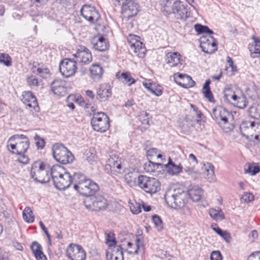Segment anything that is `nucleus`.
<instances>
[{
	"mask_svg": "<svg viewBox=\"0 0 260 260\" xmlns=\"http://www.w3.org/2000/svg\"><path fill=\"white\" fill-rule=\"evenodd\" d=\"M172 14H173L177 19L185 21L190 16L189 8L186 4L180 0H175Z\"/></svg>",
	"mask_w": 260,
	"mask_h": 260,
	"instance_id": "nucleus-10",
	"label": "nucleus"
},
{
	"mask_svg": "<svg viewBox=\"0 0 260 260\" xmlns=\"http://www.w3.org/2000/svg\"><path fill=\"white\" fill-rule=\"evenodd\" d=\"M131 212L134 214H138L141 211V206L139 204L136 203L130 206Z\"/></svg>",
	"mask_w": 260,
	"mask_h": 260,
	"instance_id": "nucleus-51",
	"label": "nucleus"
},
{
	"mask_svg": "<svg viewBox=\"0 0 260 260\" xmlns=\"http://www.w3.org/2000/svg\"><path fill=\"white\" fill-rule=\"evenodd\" d=\"M191 107L193 109V111L196 112V114L197 115V121L199 122L201 121L202 117L203 116L202 112L198 110V109L193 105H191Z\"/></svg>",
	"mask_w": 260,
	"mask_h": 260,
	"instance_id": "nucleus-60",
	"label": "nucleus"
},
{
	"mask_svg": "<svg viewBox=\"0 0 260 260\" xmlns=\"http://www.w3.org/2000/svg\"><path fill=\"white\" fill-rule=\"evenodd\" d=\"M252 40L254 41L253 49L252 46L249 47L250 51L251 52V57L252 58L260 57V40L255 37L252 36Z\"/></svg>",
	"mask_w": 260,
	"mask_h": 260,
	"instance_id": "nucleus-30",
	"label": "nucleus"
},
{
	"mask_svg": "<svg viewBox=\"0 0 260 260\" xmlns=\"http://www.w3.org/2000/svg\"><path fill=\"white\" fill-rule=\"evenodd\" d=\"M210 216L214 220H222L224 219V215L219 208L217 209H211L209 210Z\"/></svg>",
	"mask_w": 260,
	"mask_h": 260,
	"instance_id": "nucleus-37",
	"label": "nucleus"
},
{
	"mask_svg": "<svg viewBox=\"0 0 260 260\" xmlns=\"http://www.w3.org/2000/svg\"><path fill=\"white\" fill-rule=\"evenodd\" d=\"M74 56L77 59L76 62L78 61L85 64L90 62L92 59L90 51L88 48L83 46L79 47Z\"/></svg>",
	"mask_w": 260,
	"mask_h": 260,
	"instance_id": "nucleus-17",
	"label": "nucleus"
},
{
	"mask_svg": "<svg viewBox=\"0 0 260 260\" xmlns=\"http://www.w3.org/2000/svg\"><path fill=\"white\" fill-rule=\"evenodd\" d=\"M91 43L93 49L99 51H105L108 49L109 44L104 37L95 36L91 40Z\"/></svg>",
	"mask_w": 260,
	"mask_h": 260,
	"instance_id": "nucleus-20",
	"label": "nucleus"
},
{
	"mask_svg": "<svg viewBox=\"0 0 260 260\" xmlns=\"http://www.w3.org/2000/svg\"><path fill=\"white\" fill-rule=\"evenodd\" d=\"M77 69L76 61L71 58H64L60 62V72L66 78L73 76L76 72Z\"/></svg>",
	"mask_w": 260,
	"mask_h": 260,
	"instance_id": "nucleus-11",
	"label": "nucleus"
},
{
	"mask_svg": "<svg viewBox=\"0 0 260 260\" xmlns=\"http://www.w3.org/2000/svg\"><path fill=\"white\" fill-rule=\"evenodd\" d=\"M116 250H113L108 260H123V252L120 246L115 247Z\"/></svg>",
	"mask_w": 260,
	"mask_h": 260,
	"instance_id": "nucleus-39",
	"label": "nucleus"
},
{
	"mask_svg": "<svg viewBox=\"0 0 260 260\" xmlns=\"http://www.w3.org/2000/svg\"><path fill=\"white\" fill-rule=\"evenodd\" d=\"M8 148H10L13 151L14 154H23L28 150L29 147V141L24 135H14L8 140Z\"/></svg>",
	"mask_w": 260,
	"mask_h": 260,
	"instance_id": "nucleus-3",
	"label": "nucleus"
},
{
	"mask_svg": "<svg viewBox=\"0 0 260 260\" xmlns=\"http://www.w3.org/2000/svg\"><path fill=\"white\" fill-rule=\"evenodd\" d=\"M81 16L90 23H95L100 15L95 8L89 5H84L80 10Z\"/></svg>",
	"mask_w": 260,
	"mask_h": 260,
	"instance_id": "nucleus-13",
	"label": "nucleus"
},
{
	"mask_svg": "<svg viewBox=\"0 0 260 260\" xmlns=\"http://www.w3.org/2000/svg\"><path fill=\"white\" fill-rule=\"evenodd\" d=\"M65 172L63 169L60 166H53L50 168V178L51 177L53 181L57 179Z\"/></svg>",
	"mask_w": 260,
	"mask_h": 260,
	"instance_id": "nucleus-33",
	"label": "nucleus"
},
{
	"mask_svg": "<svg viewBox=\"0 0 260 260\" xmlns=\"http://www.w3.org/2000/svg\"><path fill=\"white\" fill-rule=\"evenodd\" d=\"M111 89L109 84L104 83L99 85L97 89L96 98L100 102L106 101L111 96Z\"/></svg>",
	"mask_w": 260,
	"mask_h": 260,
	"instance_id": "nucleus-19",
	"label": "nucleus"
},
{
	"mask_svg": "<svg viewBox=\"0 0 260 260\" xmlns=\"http://www.w3.org/2000/svg\"><path fill=\"white\" fill-rule=\"evenodd\" d=\"M176 76H177L179 79L187 81L188 82L187 83V85L189 87H192L195 84V82L190 76L186 75L185 74H182L180 73L175 74L174 78L175 79L176 83H177L178 84L180 85L181 86L183 87H187V85L185 83H181V82H178V81H177L176 80Z\"/></svg>",
	"mask_w": 260,
	"mask_h": 260,
	"instance_id": "nucleus-34",
	"label": "nucleus"
},
{
	"mask_svg": "<svg viewBox=\"0 0 260 260\" xmlns=\"http://www.w3.org/2000/svg\"><path fill=\"white\" fill-rule=\"evenodd\" d=\"M35 144L39 149H42L45 147V142L44 139L41 138L38 135L36 134L34 137Z\"/></svg>",
	"mask_w": 260,
	"mask_h": 260,
	"instance_id": "nucleus-49",
	"label": "nucleus"
},
{
	"mask_svg": "<svg viewBox=\"0 0 260 260\" xmlns=\"http://www.w3.org/2000/svg\"><path fill=\"white\" fill-rule=\"evenodd\" d=\"M184 171L192 179H196L199 178L200 174L194 169V166L191 167L185 165Z\"/></svg>",
	"mask_w": 260,
	"mask_h": 260,
	"instance_id": "nucleus-42",
	"label": "nucleus"
},
{
	"mask_svg": "<svg viewBox=\"0 0 260 260\" xmlns=\"http://www.w3.org/2000/svg\"><path fill=\"white\" fill-rule=\"evenodd\" d=\"M51 90L54 94L64 96L66 93V83L61 79L54 80L51 84Z\"/></svg>",
	"mask_w": 260,
	"mask_h": 260,
	"instance_id": "nucleus-21",
	"label": "nucleus"
},
{
	"mask_svg": "<svg viewBox=\"0 0 260 260\" xmlns=\"http://www.w3.org/2000/svg\"><path fill=\"white\" fill-rule=\"evenodd\" d=\"M86 112L88 113L89 115H93V113H96L95 108L93 106H90V105H87L85 108Z\"/></svg>",
	"mask_w": 260,
	"mask_h": 260,
	"instance_id": "nucleus-62",
	"label": "nucleus"
},
{
	"mask_svg": "<svg viewBox=\"0 0 260 260\" xmlns=\"http://www.w3.org/2000/svg\"><path fill=\"white\" fill-rule=\"evenodd\" d=\"M248 112L252 118L256 119L260 118V109H258L257 107L254 106L250 107Z\"/></svg>",
	"mask_w": 260,
	"mask_h": 260,
	"instance_id": "nucleus-47",
	"label": "nucleus"
},
{
	"mask_svg": "<svg viewBox=\"0 0 260 260\" xmlns=\"http://www.w3.org/2000/svg\"><path fill=\"white\" fill-rule=\"evenodd\" d=\"M31 249L37 260H47L46 256L42 251V246L38 242H33L31 245Z\"/></svg>",
	"mask_w": 260,
	"mask_h": 260,
	"instance_id": "nucleus-29",
	"label": "nucleus"
},
{
	"mask_svg": "<svg viewBox=\"0 0 260 260\" xmlns=\"http://www.w3.org/2000/svg\"><path fill=\"white\" fill-rule=\"evenodd\" d=\"M231 115L229 111L225 108L219 107L213 109L212 117L217 121L224 132L228 133L234 128V125L229 122L228 118Z\"/></svg>",
	"mask_w": 260,
	"mask_h": 260,
	"instance_id": "nucleus-6",
	"label": "nucleus"
},
{
	"mask_svg": "<svg viewBox=\"0 0 260 260\" xmlns=\"http://www.w3.org/2000/svg\"><path fill=\"white\" fill-rule=\"evenodd\" d=\"M152 220L154 223L155 227L158 231H161L163 229V223L160 217L157 215H154L152 216Z\"/></svg>",
	"mask_w": 260,
	"mask_h": 260,
	"instance_id": "nucleus-48",
	"label": "nucleus"
},
{
	"mask_svg": "<svg viewBox=\"0 0 260 260\" xmlns=\"http://www.w3.org/2000/svg\"><path fill=\"white\" fill-rule=\"evenodd\" d=\"M23 218L25 221L27 223H32L35 219V216L33 212L29 207L25 208L22 212Z\"/></svg>",
	"mask_w": 260,
	"mask_h": 260,
	"instance_id": "nucleus-36",
	"label": "nucleus"
},
{
	"mask_svg": "<svg viewBox=\"0 0 260 260\" xmlns=\"http://www.w3.org/2000/svg\"><path fill=\"white\" fill-rule=\"evenodd\" d=\"M220 236L221 237L226 243H229L231 242L232 237L230 233L227 231H224Z\"/></svg>",
	"mask_w": 260,
	"mask_h": 260,
	"instance_id": "nucleus-59",
	"label": "nucleus"
},
{
	"mask_svg": "<svg viewBox=\"0 0 260 260\" xmlns=\"http://www.w3.org/2000/svg\"><path fill=\"white\" fill-rule=\"evenodd\" d=\"M39 224H40V227L42 229V230L45 233V235H46L47 239L48 240L49 245H51V236H50V235L49 234L47 228L45 227V226L44 225V223H43V222L42 221H40L39 222Z\"/></svg>",
	"mask_w": 260,
	"mask_h": 260,
	"instance_id": "nucleus-58",
	"label": "nucleus"
},
{
	"mask_svg": "<svg viewBox=\"0 0 260 260\" xmlns=\"http://www.w3.org/2000/svg\"><path fill=\"white\" fill-rule=\"evenodd\" d=\"M22 102L29 108H32L35 112L39 111L40 108L37 100L33 93L30 91H25L22 92Z\"/></svg>",
	"mask_w": 260,
	"mask_h": 260,
	"instance_id": "nucleus-16",
	"label": "nucleus"
},
{
	"mask_svg": "<svg viewBox=\"0 0 260 260\" xmlns=\"http://www.w3.org/2000/svg\"><path fill=\"white\" fill-rule=\"evenodd\" d=\"M50 167L40 161L35 162L31 166L30 175L36 181L44 183L50 181Z\"/></svg>",
	"mask_w": 260,
	"mask_h": 260,
	"instance_id": "nucleus-4",
	"label": "nucleus"
},
{
	"mask_svg": "<svg viewBox=\"0 0 260 260\" xmlns=\"http://www.w3.org/2000/svg\"><path fill=\"white\" fill-rule=\"evenodd\" d=\"M222 258L219 251H213L210 255V260H221Z\"/></svg>",
	"mask_w": 260,
	"mask_h": 260,
	"instance_id": "nucleus-54",
	"label": "nucleus"
},
{
	"mask_svg": "<svg viewBox=\"0 0 260 260\" xmlns=\"http://www.w3.org/2000/svg\"><path fill=\"white\" fill-rule=\"evenodd\" d=\"M19 155V157L17 159V161L20 163H21L23 165H26L28 164L29 159L28 156L23 154H17Z\"/></svg>",
	"mask_w": 260,
	"mask_h": 260,
	"instance_id": "nucleus-52",
	"label": "nucleus"
},
{
	"mask_svg": "<svg viewBox=\"0 0 260 260\" xmlns=\"http://www.w3.org/2000/svg\"><path fill=\"white\" fill-rule=\"evenodd\" d=\"M162 166V165L160 163H155L148 160L144 164L143 167L146 172L151 173L154 172L156 170L158 169L159 166Z\"/></svg>",
	"mask_w": 260,
	"mask_h": 260,
	"instance_id": "nucleus-38",
	"label": "nucleus"
},
{
	"mask_svg": "<svg viewBox=\"0 0 260 260\" xmlns=\"http://www.w3.org/2000/svg\"><path fill=\"white\" fill-rule=\"evenodd\" d=\"M74 180L68 172H64L63 174L53 182L55 187L59 190H64L68 188Z\"/></svg>",
	"mask_w": 260,
	"mask_h": 260,
	"instance_id": "nucleus-18",
	"label": "nucleus"
},
{
	"mask_svg": "<svg viewBox=\"0 0 260 260\" xmlns=\"http://www.w3.org/2000/svg\"><path fill=\"white\" fill-rule=\"evenodd\" d=\"M38 67L37 69V75H40L42 78H46L47 75L50 73V71L48 68L44 67L43 66H40V64H38Z\"/></svg>",
	"mask_w": 260,
	"mask_h": 260,
	"instance_id": "nucleus-45",
	"label": "nucleus"
},
{
	"mask_svg": "<svg viewBox=\"0 0 260 260\" xmlns=\"http://www.w3.org/2000/svg\"><path fill=\"white\" fill-rule=\"evenodd\" d=\"M90 123L94 131L101 133L105 132L110 127L109 118L102 112L93 113Z\"/></svg>",
	"mask_w": 260,
	"mask_h": 260,
	"instance_id": "nucleus-8",
	"label": "nucleus"
},
{
	"mask_svg": "<svg viewBox=\"0 0 260 260\" xmlns=\"http://www.w3.org/2000/svg\"><path fill=\"white\" fill-rule=\"evenodd\" d=\"M0 63L10 67L12 66V59L9 54L0 53Z\"/></svg>",
	"mask_w": 260,
	"mask_h": 260,
	"instance_id": "nucleus-44",
	"label": "nucleus"
},
{
	"mask_svg": "<svg viewBox=\"0 0 260 260\" xmlns=\"http://www.w3.org/2000/svg\"><path fill=\"white\" fill-rule=\"evenodd\" d=\"M167 172L171 175H176L182 171L183 167L181 164L176 165L169 157L168 163L164 165Z\"/></svg>",
	"mask_w": 260,
	"mask_h": 260,
	"instance_id": "nucleus-25",
	"label": "nucleus"
},
{
	"mask_svg": "<svg viewBox=\"0 0 260 260\" xmlns=\"http://www.w3.org/2000/svg\"><path fill=\"white\" fill-rule=\"evenodd\" d=\"M73 179L74 188L83 196L90 197L99 190L97 183L80 173H75Z\"/></svg>",
	"mask_w": 260,
	"mask_h": 260,
	"instance_id": "nucleus-1",
	"label": "nucleus"
},
{
	"mask_svg": "<svg viewBox=\"0 0 260 260\" xmlns=\"http://www.w3.org/2000/svg\"><path fill=\"white\" fill-rule=\"evenodd\" d=\"M245 171L246 173L254 176L260 172V167L257 164H249L245 167Z\"/></svg>",
	"mask_w": 260,
	"mask_h": 260,
	"instance_id": "nucleus-40",
	"label": "nucleus"
},
{
	"mask_svg": "<svg viewBox=\"0 0 260 260\" xmlns=\"http://www.w3.org/2000/svg\"><path fill=\"white\" fill-rule=\"evenodd\" d=\"M27 81L30 86H38V80L35 76H31L27 78Z\"/></svg>",
	"mask_w": 260,
	"mask_h": 260,
	"instance_id": "nucleus-57",
	"label": "nucleus"
},
{
	"mask_svg": "<svg viewBox=\"0 0 260 260\" xmlns=\"http://www.w3.org/2000/svg\"><path fill=\"white\" fill-rule=\"evenodd\" d=\"M211 81L210 79L206 80L204 83L203 87V91H208L211 90L210 84Z\"/></svg>",
	"mask_w": 260,
	"mask_h": 260,
	"instance_id": "nucleus-63",
	"label": "nucleus"
},
{
	"mask_svg": "<svg viewBox=\"0 0 260 260\" xmlns=\"http://www.w3.org/2000/svg\"><path fill=\"white\" fill-rule=\"evenodd\" d=\"M200 47L202 50L207 54H212L217 50V42L215 39L210 36H203L200 39Z\"/></svg>",
	"mask_w": 260,
	"mask_h": 260,
	"instance_id": "nucleus-14",
	"label": "nucleus"
},
{
	"mask_svg": "<svg viewBox=\"0 0 260 260\" xmlns=\"http://www.w3.org/2000/svg\"><path fill=\"white\" fill-rule=\"evenodd\" d=\"M90 77L94 81H99L102 78L104 73L103 68L100 64H92L89 69Z\"/></svg>",
	"mask_w": 260,
	"mask_h": 260,
	"instance_id": "nucleus-26",
	"label": "nucleus"
},
{
	"mask_svg": "<svg viewBox=\"0 0 260 260\" xmlns=\"http://www.w3.org/2000/svg\"><path fill=\"white\" fill-rule=\"evenodd\" d=\"M242 199L245 202H250L254 200L253 195L250 192H244V194L242 196Z\"/></svg>",
	"mask_w": 260,
	"mask_h": 260,
	"instance_id": "nucleus-56",
	"label": "nucleus"
},
{
	"mask_svg": "<svg viewBox=\"0 0 260 260\" xmlns=\"http://www.w3.org/2000/svg\"><path fill=\"white\" fill-rule=\"evenodd\" d=\"M106 242L111 243L109 244L110 246H115L116 244V240L114 237V234L113 233H109L106 234Z\"/></svg>",
	"mask_w": 260,
	"mask_h": 260,
	"instance_id": "nucleus-50",
	"label": "nucleus"
},
{
	"mask_svg": "<svg viewBox=\"0 0 260 260\" xmlns=\"http://www.w3.org/2000/svg\"><path fill=\"white\" fill-rule=\"evenodd\" d=\"M166 61L171 67H175L178 66H181L182 63L180 62V54L178 52H170L167 54Z\"/></svg>",
	"mask_w": 260,
	"mask_h": 260,
	"instance_id": "nucleus-28",
	"label": "nucleus"
},
{
	"mask_svg": "<svg viewBox=\"0 0 260 260\" xmlns=\"http://www.w3.org/2000/svg\"><path fill=\"white\" fill-rule=\"evenodd\" d=\"M167 205L172 208L182 209L185 207L187 202V192L177 188L168 190L165 196Z\"/></svg>",
	"mask_w": 260,
	"mask_h": 260,
	"instance_id": "nucleus-2",
	"label": "nucleus"
},
{
	"mask_svg": "<svg viewBox=\"0 0 260 260\" xmlns=\"http://www.w3.org/2000/svg\"><path fill=\"white\" fill-rule=\"evenodd\" d=\"M138 186L145 192L150 194L159 191L160 189V183L156 178L140 175L137 178Z\"/></svg>",
	"mask_w": 260,
	"mask_h": 260,
	"instance_id": "nucleus-5",
	"label": "nucleus"
},
{
	"mask_svg": "<svg viewBox=\"0 0 260 260\" xmlns=\"http://www.w3.org/2000/svg\"><path fill=\"white\" fill-rule=\"evenodd\" d=\"M85 207L92 211H100L105 209L107 206V200L101 195L91 196L84 202Z\"/></svg>",
	"mask_w": 260,
	"mask_h": 260,
	"instance_id": "nucleus-9",
	"label": "nucleus"
},
{
	"mask_svg": "<svg viewBox=\"0 0 260 260\" xmlns=\"http://www.w3.org/2000/svg\"><path fill=\"white\" fill-rule=\"evenodd\" d=\"M194 29L198 34L205 33L211 35L214 33L213 31L208 27V26L206 25H202L200 24H195Z\"/></svg>",
	"mask_w": 260,
	"mask_h": 260,
	"instance_id": "nucleus-43",
	"label": "nucleus"
},
{
	"mask_svg": "<svg viewBox=\"0 0 260 260\" xmlns=\"http://www.w3.org/2000/svg\"><path fill=\"white\" fill-rule=\"evenodd\" d=\"M187 197H189L192 201L199 202L202 198L203 190L198 185H190L187 191Z\"/></svg>",
	"mask_w": 260,
	"mask_h": 260,
	"instance_id": "nucleus-22",
	"label": "nucleus"
},
{
	"mask_svg": "<svg viewBox=\"0 0 260 260\" xmlns=\"http://www.w3.org/2000/svg\"><path fill=\"white\" fill-rule=\"evenodd\" d=\"M158 151V150L156 148H151L147 150V156L151 157L153 156L154 155H155L157 154Z\"/></svg>",
	"mask_w": 260,
	"mask_h": 260,
	"instance_id": "nucleus-64",
	"label": "nucleus"
},
{
	"mask_svg": "<svg viewBox=\"0 0 260 260\" xmlns=\"http://www.w3.org/2000/svg\"><path fill=\"white\" fill-rule=\"evenodd\" d=\"M203 93L207 99L210 102L212 103L215 102V100L212 94V92L211 90L208 91H203Z\"/></svg>",
	"mask_w": 260,
	"mask_h": 260,
	"instance_id": "nucleus-55",
	"label": "nucleus"
},
{
	"mask_svg": "<svg viewBox=\"0 0 260 260\" xmlns=\"http://www.w3.org/2000/svg\"><path fill=\"white\" fill-rule=\"evenodd\" d=\"M149 88V91L156 96H160L162 93V87L156 83H153Z\"/></svg>",
	"mask_w": 260,
	"mask_h": 260,
	"instance_id": "nucleus-46",
	"label": "nucleus"
},
{
	"mask_svg": "<svg viewBox=\"0 0 260 260\" xmlns=\"http://www.w3.org/2000/svg\"><path fill=\"white\" fill-rule=\"evenodd\" d=\"M223 94V101L225 103H230L231 99H232L234 102L238 101V102H239L240 100H241V102L244 101V98L238 96L235 94L234 91L229 85L226 86L224 88Z\"/></svg>",
	"mask_w": 260,
	"mask_h": 260,
	"instance_id": "nucleus-24",
	"label": "nucleus"
},
{
	"mask_svg": "<svg viewBox=\"0 0 260 260\" xmlns=\"http://www.w3.org/2000/svg\"><path fill=\"white\" fill-rule=\"evenodd\" d=\"M247 260H260V252L256 251L251 254Z\"/></svg>",
	"mask_w": 260,
	"mask_h": 260,
	"instance_id": "nucleus-61",
	"label": "nucleus"
},
{
	"mask_svg": "<svg viewBox=\"0 0 260 260\" xmlns=\"http://www.w3.org/2000/svg\"><path fill=\"white\" fill-rule=\"evenodd\" d=\"M118 79L123 83L127 84L128 86L135 83L136 80L132 78L129 72L121 73Z\"/></svg>",
	"mask_w": 260,
	"mask_h": 260,
	"instance_id": "nucleus-35",
	"label": "nucleus"
},
{
	"mask_svg": "<svg viewBox=\"0 0 260 260\" xmlns=\"http://www.w3.org/2000/svg\"><path fill=\"white\" fill-rule=\"evenodd\" d=\"M53 155L55 159L62 164L71 163L74 157L67 148L61 144H55L52 147Z\"/></svg>",
	"mask_w": 260,
	"mask_h": 260,
	"instance_id": "nucleus-7",
	"label": "nucleus"
},
{
	"mask_svg": "<svg viewBox=\"0 0 260 260\" xmlns=\"http://www.w3.org/2000/svg\"><path fill=\"white\" fill-rule=\"evenodd\" d=\"M175 0H162L160 3L161 11L166 15L172 14L174 7V2Z\"/></svg>",
	"mask_w": 260,
	"mask_h": 260,
	"instance_id": "nucleus-32",
	"label": "nucleus"
},
{
	"mask_svg": "<svg viewBox=\"0 0 260 260\" xmlns=\"http://www.w3.org/2000/svg\"><path fill=\"white\" fill-rule=\"evenodd\" d=\"M67 257L70 260H85L86 252L81 245L70 244L66 250Z\"/></svg>",
	"mask_w": 260,
	"mask_h": 260,
	"instance_id": "nucleus-12",
	"label": "nucleus"
},
{
	"mask_svg": "<svg viewBox=\"0 0 260 260\" xmlns=\"http://www.w3.org/2000/svg\"><path fill=\"white\" fill-rule=\"evenodd\" d=\"M256 123L254 121H246L243 122L240 125V129L242 135L248 138L249 136H252V132L256 131L255 126Z\"/></svg>",
	"mask_w": 260,
	"mask_h": 260,
	"instance_id": "nucleus-23",
	"label": "nucleus"
},
{
	"mask_svg": "<svg viewBox=\"0 0 260 260\" xmlns=\"http://www.w3.org/2000/svg\"><path fill=\"white\" fill-rule=\"evenodd\" d=\"M175 0H162L160 3L161 11L166 15L172 14L174 7V2Z\"/></svg>",
	"mask_w": 260,
	"mask_h": 260,
	"instance_id": "nucleus-31",
	"label": "nucleus"
},
{
	"mask_svg": "<svg viewBox=\"0 0 260 260\" xmlns=\"http://www.w3.org/2000/svg\"><path fill=\"white\" fill-rule=\"evenodd\" d=\"M109 165L111 169L117 173H121L122 171V159L116 155L110 156Z\"/></svg>",
	"mask_w": 260,
	"mask_h": 260,
	"instance_id": "nucleus-27",
	"label": "nucleus"
},
{
	"mask_svg": "<svg viewBox=\"0 0 260 260\" xmlns=\"http://www.w3.org/2000/svg\"><path fill=\"white\" fill-rule=\"evenodd\" d=\"M136 249L133 250V249H132L129 251H127V252L129 254H138L139 251H141L142 252H144V246L143 244V242L141 241V240L137 238L136 239Z\"/></svg>",
	"mask_w": 260,
	"mask_h": 260,
	"instance_id": "nucleus-41",
	"label": "nucleus"
},
{
	"mask_svg": "<svg viewBox=\"0 0 260 260\" xmlns=\"http://www.w3.org/2000/svg\"><path fill=\"white\" fill-rule=\"evenodd\" d=\"M205 169L206 170L208 175H210L211 177L214 174V167L210 163H207L204 165Z\"/></svg>",
	"mask_w": 260,
	"mask_h": 260,
	"instance_id": "nucleus-53",
	"label": "nucleus"
},
{
	"mask_svg": "<svg viewBox=\"0 0 260 260\" xmlns=\"http://www.w3.org/2000/svg\"><path fill=\"white\" fill-rule=\"evenodd\" d=\"M139 38L135 35H130L129 36V44L131 48L134 52L137 53V55L139 57H144L146 49L144 45L141 41L138 40Z\"/></svg>",
	"mask_w": 260,
	"mask_h": 260,
	"instance_id": "nucleus-15",
	"label": "nucleus"
}]
</instances>
